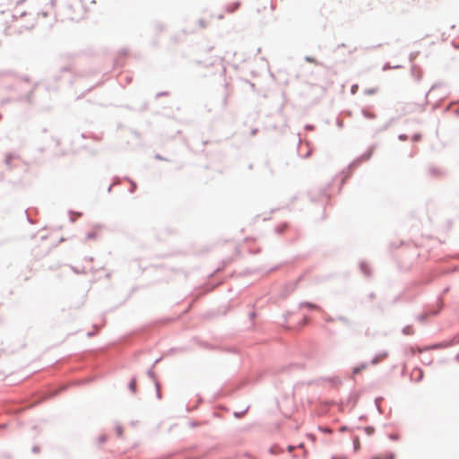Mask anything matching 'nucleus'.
Listing matches in <instances>:
<instances>
[{
	"instance_id": "f257e3e1",
	"label": "nucleus",
	"mask_w": 459,
	"mask_h": 459,
	"mask_svg": "<svg viewBox=\"0 0 459 459\" xmlns=\"http://www.w3.org/2000/svg\"><path fill=\"white\" fill-rule=\"evenodd\" d=\"M274 5L270 0H260L256 2L255 12L257 14H270L274 10Z\"/></svg>"
},
{
	"instance_id": "f03ea898",
	"label": "nucleus",
	"mask_w": 459,
	"mask_h": 459,
	"mask_svg": "<svg viewBox=\"0 0 459 459\" xmlns=\"http://www.w3.org/2000/svg\"><path fill=\"white\" fill-rule=\"evenodd\" d=\"M386 357H387V353H385H385L378 354V355H377V356L372 359L371 363H372L373 365H376V364H377L379 361H381V360L385 359Z\"/></svg>"
},
{
	"instance_id": "7ed1b4c3",
	"label": "nucleus",
	"mask_w": 459,
	"mask_h": 459,
	"mask_svg": "<svg viewBox=\"0 0 459 459\" xmlns=\"http://www.w3.org/2000/svg\"><path fill=\"white\" fill-rule=\"evenodd\" d=\"M372 459H394V455L393 453H389L375 456Z\"/></svg>"
},
{
	"instance_id": "20e7f679",
	"label": "nucleus",
	"mask_w": 459,
	"mask_h": 459,
	"mask_svg": "<svg viewBox=\"0 0 459 459\" xmlns=\"http://www.w3.org/2000/svg\"><path fill=\"white\" fill-rule=\"evenodd\" d=\"M366 368H367L366 364H361L360 366L354 368L353 373L354 374H359V372L364 370Z\"/></svg>"
},
{
	"instance_id": "39448f33",
	"label": "nucleus",
	"mask_w": 459,
	"mask_h": 459,
	"mask_svg": "<svg viewBox=\"0 0 459 459\" xmlns=\"http://www.w3.org/2000/svg\"><path fill=\"white\" fill-rule=\"evenodd\" d=\"M129 388L130 390L134 393L135 390H136V381L134 379H132L130 384H129Z\"/></svg>"
},
{
	"instance_id": "423d86ee",
	"label": "nucleus",
	"mask_w": 459,
	"mask_h": 459,
	"mask_svg": "<svg viewBox=\"0 0 459 459\" xmlns=\"http://www.w3.org/2000/svg\"><path fill=\"white\" fill-rule=\"evenodd\" d=\"M302 306L307 307L308 308H317V307L316 305L311 304V303H303Z\"/></svg>"
},
{
	"instance_id": "0eeeda50",
	"label": "nucleus",
	"mask_w": 459,
	"mask_h": 459,
	"mask_svg": "<svg viewBox=\"0 0 459 459\" xmlns=\"http://www.w3.org/2000/svg\"><path fill=\"white\" fill-rule=\"evenodd\" d=\"M420 139V134H415L412 138L413 141H419Z\"/></svg>"
},
{
	"instance_id": "6e6552de",
	"label": "nucleus",
	"mask_w": 459,
	"mask_h": 459,
	"mask_svg": "<svg viewBox=\"0 0 459 459\" xmlns=\"http://www.w3.org/2000/svg\"><path fill=\"white\" fill-rule=\"evenodd\" d=\"M375 92H376V90H375V89L368 91V93H369V94H373V93H375Z\"/></svg>"
},
{
	"instance_id": "1a4fd4ad",
	"label": "nucleus",
	"mask_w": 459,
	"mask_h": 459,
	"mask_svg": "<svg viewBox=\"0 0 459 459\" xmlns=\"http://www.w3.org/2000/svg\"><path fill=\"white\" fill-rule=\"evenodd\" d=\"M357 88H358L357 86H353V87H352V90H351V91H352V92H353V93L355 92V91H356V89H357Z\"/></svg>"
},
{
	"instance_id": "9d476101",
	"label": "nucleus",
	"mask_w": 459,
	"mask_h": 459,
	"mask_svg": "<svg viewBox=\"0 0 459 459\" xmlns=\"http://www.w3.org/2000/svg\"><path fill=\"white\" fill-rule=\"evenodd\" d=\"M340 320L343 321V322H346L347 320L343 317H340Z\"/></svg>"
},
{
	"instance_id": "9b49d317",
	"label": "nucleus",
	"mask_w": 459,
	"mask_h": 459,
	"mask_svg": "<svg viewBox=\"0 0 459 459\" xmlns=\"http://www.w3.org/2000/svg\"><path fill=\"white\" fill-rule=\"evenodd\" d=\"M344 430H345V427H342V428L341 429V431H344Z\"/></svg>"
},
{
	"instance_id": "f8f14e48",
	"label": "nucleus",
	"mask_w": 459,
	"mask_h": 459,
	"mask_svg": "<svg viewBox=\"0 0 459 459\" xmlns=\"http://www.w3.org/2000/svg\"><path fill=\"white\" fill-rule=\"evenodd\" d=\"M358 444H359V439L357 438L356 442H355V445H358Z\"/></svg>"
},
{
	"instance_id": "ddd939ff",
	"label": "nucleus",
	"mask_w": 459,
	"mask_h": 459,
	"mask_svg": "<svg viewBox=\"0 0 459 459\" xmlns=\"http://www.w3.org/2000/svg\"><path fill=\"white\" fill-rule=\"evenodd\" d=\"M358 444H359V439L357 438L356 442H355V445H358Z\"/></svg>"
}]
</instances>
